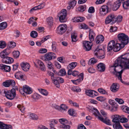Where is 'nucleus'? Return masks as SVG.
I'll return each mask as SVG.
<instances>
[{
    "instance_id": "8fccbe9b",
    "label": "nucleus",
    "mask_w": 129,
    "mask_h": 129,
    "mask_svg": "<svg viewBox=\"0 0 129 129\" xmlns=\"http://www.w3.org/2000/svg\"><path fill=\"white\" fill-rule=\"evenodd\" d=\"M4 52L6 53L7 55H9L11 51V48L9 47L7 48L6 49L3 51Z\"/></svg>"
},
{
    "instance_id": "58836bf2",
    "label": "nucleus",
    "mask_w": 129,
    "mask_h": 129,
    "mask_svg": "<svg viewBox=\"0 0 129 129\" xmlns=\"http://www.w3.org/2000/svg\"><path fill=\"white\" fill-rule=\"evenodd\" d=\"M40 92L42 94L47 96L48 95V93L47 91L44 89H39Z\"/></svg>"
},
{
    "instance_id": "69168bd1",
    "label": "nucleus",
    "mask_w": 129,
    "mask_h": 129,
    "mask_svg": "<svg viewBox=\"0 0 129 129\" xmlns=\"http://www.w3.org/2000/svg\"><path fill=\"white\" fill-rule=\"evenodd\" d=\"M61 108L62 109L66 110L68 109V107L64 104H62L60 106Z\"/></svg>"
},
{
    "instance_id": "49530a36",
    "label": "nucleus",
    "mask_w": 129,
    "mask_h": 129,
    "mask_svg": "<svg viewBox=\"0 0 129 129\" xmlns=\"http://www.w3.org/2000/svg\"><path fill=\"white\" fill-rule=\"evenodd\" d=\"M59 74H60L59 75L61 76H64L66 74V72L65 69H61L59 72Z\"/></svg>"
},
{
    "instance_id": "864d4df0",
    "label": "nucleus",
    "mask_w": 129,
    "mask_h": 129,
    "mask_svg": "<svg viewBox=\"0 0 129 129\" xmlns=\"http://www.w3.org/2000/svg\"><path fill=\"white\" fill-rule=\"evenodd\" d=\"M68 112L70 115L72 116L75 115V112L74 110L72 109H70L69 110Z\"/></svg>"
},
{
    "instance_id": "4c0bfd02",
    "label": "nucleus",
    "mask_w": 129,
    "mask_h": 129,
    "mask_svg": "<svg viewBox=\"0 0 129 129\" xmlns=\"http://www.w3.org/2000/svg\"><path fill=\"white\" fill-rule=\"evenodd\" d=\"M56 46V43L55 42H52V48L53 51L56 52L57 51Z\"/></svg>"
},
{
    "instance_id": "5701e85b",
    "label": "nucleus",
    "mask_w": 129,
    "mask_h": 129,
    "mask_svg": "<svg viewBox=\"0 0 129 129\" xmlns=\"http://www.w3.org/2000/svg\"><path fill=\"white\" fill-rule=\"evenodd\" d=\"M0 128L1 129H12V127L11 125H8L0 121Z\"/></svg>"
},
{
    "instance_id": "72a5a7b5",
    "label": "nucleus",
    "mask_w": 129,
    "mask_h": 129,
    "mask_svg": "<svg viewBox=\"0 0 129 129\" xmlns=\"http://www.w3.org/2000/svg\"><path fill=\"white\" fill-rule=\"evenodd\" d=\"M12 54L14 58H18L19 57L20 55V52L18 51H14L13 52Z\"/></svg>"
},
{
    "instance_id": "774afa93",
    "label": "nucleus",
    "mask_w": 129,
    "mask_h": 129,
    "mask_svg": "<svg viewBox=\"0 0 129 129\" xmlns=\"http://www.w3.org/2000/svg\"><path fill=\"white\" fill-rule=\"evenodd\" d=\"M95 11L94 8L93 7H90L88 10V11L89 13H92L94 12Z\"/></svg>"
},
{
    "instance_id": "4be33fe9",
    "label": "nucleus",
    "mask_w": 129,
    "mask_h": 129,
    "mask_svg": "<svg viewBox=\"0 0 129 129\" xmlns=\"http://www.w3.org/2000/svg\"><path fill=\"white\" fill-rule=\"evenodd\" d=\"M97 67L98 71L103 72L105 71V65L103 63H100L98 64Z\"/></svg>"
},
{
    "instance_id": "ddd939ff",
    "label": "nucleus",
    "mask_w": 129,
    "mask_h": 129,
    "mask_svg": "<svg viewBox=\"0 0 129 129\" xmlns=\"http://www.w3.org/2000/svg\"><path fill=\"white\" fill-rule=\"evenodd\" d=\"M3 85L5 87H9L10 85L14 86L15 84V81L13 80H6L3 83Z\"/></svg>"
},
{
    "instance_id": "c756f323",
    "label": "nucleus",
    "mask_w": 129,
    "mask_h": 129,
    "mask_svg": "<svg viewBox=\"0 0 129 129\" xmlns=\"http://www.w3.org/2000/svg\"><path fill=\"white\" fill-rule=\"evenodd\" d=\"M77 65V63L76 62H72L68 66V68L73 69L76 67Z\"/></svg>"
},
{
    "instance_id": "052dcab7",
    "label": "nucleus",
    "mask_w": 129,
    "mask_h": 129,
    "mask_svg": "<svg viewBox=\"0 0 129 129\" xmlns=\"http://www.w3.org/2000/svg\"><path fill=\"white\" fill-rule=\"evenodd\" d=\"M76 3L77 1H73L70 2L69 4V5L73 8V7L76 5Z\"/></svg>"
},
{
    "instance_id": "6ab92c4d",
    "label": "nucleus",
    "mask_w": 129,
    "mask_h": 129,
    "mask_svg": "<svg viewBox=\"0 0 129 129\" xmlns=\"http://www.w3.org/2000/svg\"><path fill=\"white\" fill-rule=\"evenodd\" d=\"M125 45H123L119 43H117L115 45L113 48V50L114 51L117 52L119 51L121 48H123L124 47Z\"/></svg>"
},
{
    "instance_id": "f257e3e1",
    "label": "nucleus",
    "mask_w": 129,
    "mask_h": 129,
    "mask_svg": "<svg viewBox=\"0 0 129 129\" xmlns=\"http://www.w3.org/2000/svg\"><path fill=\"white\" fill-rule=\"evenodd\" d=\"M129 59V53L121 55L117 59L114 64L110 66L109 69L110 72L115 75L122 83L121 75L124 69H122L119 72L118 68H119L120 69L123 68L127 69L128 66L127 64Z\"/></svg>"
},
{
    "instance_id": "393cba45",
    "label": "nucleus",
    "mask_w": 129,
    "mask_h": 129,
    "mask_svg": "<svg viewBox=\"0 0 129 129\" xmlns=\"http://www.w3.org/2000/svg\"><path fill=\"white\" fill-rule=\"evenodd\" d=\"M112 117L113 118L112 121L114 123H119L120 118V116L116 114L113 115L112 116Z\"/></svg>"
},
{
    "instance_id": "c85d7f7f",
    "label": "nucleus",
    "mask_w": 129,
    "mask_h": 129,
    "mask_svg": "<svg viewBox=\"0 0 129 129\" xmlns=\"http://www.w3.org/2000/svg\"><path fill=\"white\" fill-rule=\"evenodd\" d=\"M38 63L40 66L41 69L42 71L45 70V66L43 62L41 60H38Z\"/></svg>"
},
{
    "instance_id": "37998d69",
    "label": "nucleus",
    "mask_w": 129,
    "mask_h": 129,
    "mask_svg": "<svg viewBox=\"0 0 129 129\" xmlns=\"http://www.w3.org/2000/svg\"><path fill=\"white\" fill-rule=\"evenodd\" d=\"M78 10L81 12H83L86 9V6H80L78 8Z\"/></svg>"
},
{
    "instance_id": "2eb2a0df",
    "label": "nucleus",
    "mask_w": 129,
    "mask_h": 129,
    "mask_svg": "<svg viewBox=\"0 0 129 129\" xmlns=\"http://www.w3.org/2000/svg\"><path fill=\"white\" fill-rule=\"evenodd\" d=\"M16 78L21 81H24V74L20 71H19L16 73L15 75Z\"/></svg>"
},
{
    "instance_id": "9d476101",
    "label": "nucleus",
    "mask_w": 129,
    "mask_h": 129,
    "mask_svg": "<svg viewBox=\"0 0 129 129\" xmlns=\"http://www.w3.org/2000/svg\"><path fill=\"white\" fill-rule=\"evenodd\" d=\"M115 16L113 14H109L106 18L105 20V23L106 24L110 23L111 22L114 23Z\"/></svg>"
},
{
    "instance_id": "7ed1b4c3",
    "label": "nucleus",
    "mask_w": 129,
    "mask_h": 129,
    "mask_svg": "<svg viewBox=\"0 0 129 129\" xmlns=\"http://www.w3.org/2000/svg\"><path fill=\"white\" fill-rule=\"evenodd\" d=\"M6 97L10 100H13L16 95L15 90L12 89L11 90H6L4 91Z\"/></svg>"
},
{
    "instance_id": "4468645a",
    "label": "nucleus",
    "mask_w": 129,
    "mask_h": 129,
    "mask_svg": "<svg viewBox=\"0 0 129 129\" xmlns=\"http://www.w3.org/2000/svg\"><path fill=\"white\" fill-rule=\"evenodd\" d=\"M55 54L53 52H49L46 54L44 56L45 60L49 61L52 59L53 57L54 58Z\"/></svg>"
},
{
    "instance_id": "423d86ee",
    "label": "nucleus",
    "mask_w": 129,
    "mask_h": 129,
    "mask_svg": "<svg viewBox=\"0 0 129 129\" xmlns=\"http://www.w3.org/2000/svg\"><path fill=\"white\" fill-rule=\"evenodd\" d=\"M67 27V25L66 24L60 25L57 28L56 33L60 35L62 34L66 31Z\"/></svg>"
},
{
    "instance_id": "412c9836",
    "label": "nucleus",
    "mask_w": 129,
    "mask_h": 129,
    "mask_svg": "<svg viewBox=\"0 0 129 129\" xmlns=\"http://www.w3.org/2000/svg\"><path fill=\"white\" fill-rule=\"evenodd\" d=\"M0 68L6 72H9L11 70V68L10 66L3 64H0Z\"/></svg>"
},
{
    "instance_id": "b1692460",
    "label": "nucleus",
    "mask_w": 129,
    "mask_h": 129,
    "mask_svg": "<svg viewBox=\"0 0 129 129\" xmlns=\"http://www.w3.org/2000/svg\"><path fill=\"white\" fill-rule=\"evenodd\" d=\"M2 61L6 64H10L13 62L14 60L12 58L7 56L5 58L2 60Z\"/></svg>"
},
{
    "instance_id": "9b49d317",
    "label": "nucleus",
    "mask_w": 129,
    "mask_h": 129,
    "mask_svg": "<svg viewBox=\"0 0 129 129\" xmlns=\"http://www.w3.org/2000/svg\"><path fill=\"white\" fill-rule=\"evenodd\" d=\"M91 42L87 41H85L83 43V49L86 51H88L90 50L91 48L92 45Z\"/></svg>"
},
{
    "instance_id": "f03ea898",
    "label": "nucleus",
    "mask_w": 129,
    "mask_h": 129,
    "mask_svg": "<svg viewBox=\"0 0 129 129\" xmlns=\"http://www.w3.org/2000/svg\"><path fill=\"white\" fill-rule=\"evenodd\" d=\"M117 37L121 44L123 45H127L129 42V38L125 34L123 33H119Z\"/></svg>"
},
{
    "instance_id": "473e14b6",
    "label": "nucleus",
    "mask_w": 129,
    "mask_h": 129,
    "mask_svg": "<svg viewBox=\"0 0 129 129\" xmlns=\"http://www.w3.org/2000/svg\"><path fill=\"white\" fill-rule=\"evenodd\" d=\"M122 17L121 16H115V17L114 23L117 22V23L119 22H121L122 19Z\"/></svg>"
},
{
    "instance_id": "bf43d9fd",
    "label": "nucleus",
    "mask_w": 129,
    "mask_h": 129,
    "mask_svg": "<svg viewBox=\"0 0 129 129\" xmlns=\"http://www.w3.org/2000/svg\"><path fill=\"white\" fill-rule=\"evenodd\" d=\"M117 29V28L116 26H111L109 30L110 32H114L116 31Z\"/></svg>"
},
{
    "instance_id": "7c9ffc66",
    "label": "nucleus",
    "mask_w": 129,
    "mask_h": 129,
    "mask_svg": "<svg viewBox=\"0 0 129 129\" xmlns=\"http://www.w3.org/2000/svg\"><path fill=\"white\" fill-rule=\"evenodd\" d=\"M7 24L6 22H4L0 23V30H3L6 28Z\"/></svg>"
},
{
    "instance_id": "dca6fc26",
    "label": "nucleus",
    "mask_w": 129,
    "mask_h": 129,
    "mask_svg": "<svg viewBox=\"0 0 129 129\" xmlns=\"http://www.w3.org/2000/svg\"><path fill=\"white\" fill-rule=\"evenodd\" d=\"M21 67L23 70L25 71H27L30 68V65L27 63L22 62L20 63Z\"/></svg>"
},
{
    "instance_id": "3c124183",
    "label": "nucleus",
    "mask_w": 129,
    "mask_h": 129,
    "mask_svg": "<svg viewBox=\"0 0 129 129\" xmlns=\"http://www.w3.org/2000/svg\"><path fill=\"white\" fill-rule=\"evenodd\" d=\"M57 81L58 82V84L59 83H63L64 82V80L63 78L60 77H57Z\"/></svg>"
},
{
    "instance_id": "e433bc0d",
    "label": "nucleus",
    "mask_w": 129,
    "mask_h": 129,
    "mask_svg": "<svg viewBox=\"0 0 129 129\" xmlns=\"http://www.w3.org/2000/svg\"><path fill=\"white\" fill-rule=\"evenodd\" d=\"M30 36L32 38H36L38 36V33L36 31L33 30L30 33Z\"/></svg>"
},
{
    "instance_id": "f3484780",
    "label": "nucleus",
    "mask_w": 129,
    "mask_h": 129,
    "mask_svg": "<svg viewBox=\"0 0 129 129\" xmlns=\"http://www.w3.org/2000/svg\"><path fill=\"white\" fill-rule=\"evenodd\" d=\"M22 90V91L27 94H31L32 92L31 88L26 85H25L23 86Z\"/></svg>"
},
{
    "instance_id": "de8ad7c7",
    "label": "nucleus",
    "mask_w": 129,
    "mask_h": 129,
    "mask_svg": "<svg viewBox=\"0 0 129 129\" xmlns=\"http://www.w3.org/2000/svg\"><path fill=\"white\" fill-rule=\"evenodd\" d=\"M9 47H10L12 48H13L16 45V43L15 42H10L8 44Z\"/></svg>"
},
{
    "instance_id": "1a4fd4ad",
    "label": "nucleus",
    "mask_w": 129,
    "mask_h": 129,
    "mask_svg": "<svg viewBox=\"0 0 129 129\" xmlns=\"http://www.w3.org/2000/svg\"><path fill=\"white\" fill-rule=\"evenodd\" d=\"M59 122L61 124L60 125V127L63 129H69L70 126L69 125H66V124L68 123V121L66 119L61 118L59 119Z\"/></svg>"
},
{
    "instance_id": "0eeeda50",
    "label": "nucleus",
    "mask_w": 129,
    "mask_h": 129,
    "mask_svg": "<svg viewBox=\"0 0 129 129\" xmlns=\"http://www.w3.org/2000/svg\"><path fill=\"white\" fill-rule=\"evenodd\" d=\"M67 15V12L66 10L62 9L61 12L58 14L59 21L61 22H64L66 21V17Z\"/></svg>"
},
{
    "instance_id": "e2e57ef3",
    "label": "nucleus",
    "mask_w": 129,
    "mask_h": 129,
    "mask_svg": "<svg viewBox=\"0 0 129 129\" xmlns=\"http://www.w3.org/2000/svg\"><path fill=\"white\" fill-rule=\"evenodd\" d=\"M33 98L34 99L38 100L41 98L40 95L37 93H35L33 96Z\"/></svg>"
},
{
    "instance_id": "a211bd4d",
    "label": "nucleus",
    "mask_w": 129,
    "mask_h": 129,
    "mask_svg": "<svg viewBox=\"0 0 129 129\" xmlns=\"http://www.w3.org/2000/svg\"><path fill=\"white\" fill-rule=\"evenodd\" d=\"M119 86L118 84L116 83H114L111 86L110 90L113 92H116L118 90Z\"/></svg>"
},
{
    "instance_id": "f704fd0d",
    "label": "nucleus",
    "mask_w": 129,
    "mask_h": 129,
    "mask_svg": "<svg viewBox=\"0 0 129 129\" xmlns=\"http://www.w3.org/2000/svg\"><path fill=\"white\" fill-rule=\"evenodd\" d=\"M121 109L125 113L129 114V108L125 106H123L121 107Z\"/></svg>"
},
{
    "instance_id": "2f4dec72",
    "label": "nucleus",
    "mask_w": 129,
    "mask_h": 129,
    "mask_svg": "<svg viewBox=\"0 0 129 129\" xmlns=\"http://www.w3.org/2000/svg\"><path fill=\"white\" fill-rule=\"evenodd\" d=\"M80 76H79V78L75 80L76 81L77 83H78V84L79 83L82 81L83 79V73H82L81 74H80Z\"/></svg>"
},
{
    "instance_id": "6e6552de",
    "label": "nucleus",
    "mask_w": 129,
    "mask_h": 129,
    "mask_svg": "<svg viewBox=\"0 0 129 129\" xmlns=\"http://www.w3.org/2000/svg\"><path fill=\"white\" fill-rule=\"evenodd\" d=\"M48 74L51 77V79L53 83L56 85L57 88H59L60 85L58 84V82L57 81V77H55L54 74L50 71H48L47 72Z\"/></svg>"
},
{
    "instance_id": "338daca9",
    "label": "nucleus",
    "mask_w": 129,
    "mask_h": 129,
    "mask_svg": "<svg viewBox=\"0 0 129 129\" xmlns=\"http://www.w3.org/2000/svg\"><path fill=\"white\" fill-rule=\"evenodd\" d=\"M93 114L96 116L99 115H100V113L98 111V110L96 109H94Z\"/></svg>"
},
{
    "instance_id": "bb28decb",
    "label": "nucleus",
    "mask_w": 129,
    "mask_h": 129,
    "mask_svg": "<svg viewBox=\"0 0 129 129\" xmlns=\"http://www.w3.org/2000/svg\"><path fill=\"white\" fill-rule=\"evenodd\" d=\"M77 33L75 31L72 32L71 33V38L72 41V42H76L77 41Z\"/></svg>"
},
{
    "instance_id": "aec40b11",
    "label": "nucleus",
    "mask_w": 129,
    "mask_h": 129,
    "mask_svg": "<svg viewBox=\"0 0 129 129\" xmlns=\"http://www.w3.org/2000/svg\"><path fill=\"white\" fill-rule=\"evenodd\" d=\"M104 40V37L102 35H99L96 37L95 41L97 44H100L102 43Z\"/></svg>"
},
{
    "instance_id": "f8f14e48",
    "label": "nucleus",
    "mask_w": 129,
    "mask_h": 129,
    "mask_svg": "<svg viewBox=\"0 0 129 129\" xmlns=\"http://www.w3.org/2000/svg\"><path fill=\"white\" fill-rule=\"evenodd\" d=\"M86 95L91 97H93L98 95V93L95 91L91 90H87L85 91Z\"/></svg>"
},
{
    "instance_id": "6e6d98bb",
    "label": "nucleus",
    "mask_w": 129,
    "mask_h": 129,
    "mask_svg": "<svg viewBox=\"0 0 129 129\" xmlns=\"http://www.w3.org/2000/svg\"><path fill=\"white\" fill-rule=\"evenodd\" d=\"M103 107L106 109L110 110V106L108 104L106 103H104Z\"/></svg>"
},
{
    "instance_id": "680f3d73",
    "label": "nucleus",
    "mask_w": 129,
    "mask_h": 129,
    "mask_svg": "<svg viewBox=\"0 0 129 129\" xmlns=\"http://www.w3.org/2000/svg\"><path fill=\"white\" fill-rule=\"evenodd\" d=\"M17 107L22 112H24L25 108L24 106L21 105H19L17 106Z\"/></svg>"
},
{
    "instance_id": "ea45409f",
    "label": "nucleus",
    "mask_w": 129,
    "mask_h": 129,
    "mask_svg": "<svg viewBox=\"0 0 129 129\" xmlns=\"http://www.w3.org/2000/svg\"><path fill=\"white\" fill-rule=\"evenodd\" d=\"M118 108V106L116 104H114L113 105L110 111L112 112L116 111L117 110Z\"/></svg>"
},
{
    "instance_id": "0e129e2a",
    "label": "nucleus",
    "mask_w": 129,
    "mask_h": 129,
    "mask_svg": "<svg viewBox=\"0 0 129 129\" xmlns=\"http://www.w3.org/2000/svg\"><path fill=\"white\" fill-rule=\"evenodd\" d=\"M96 99L98 100L101 102L104 101L106 100L105 98L102 96L98 97L96 98Z\"/></svg>"
},
{
    "instance_id": "39448f33",
    "label": "nucleus",
    "mask_w": 129,
    "mask_h": 129,
    "mask_svg": "<svg viewBox=\"0 0 129 129\" xmlns=\"http://www.w3.org/2000/svg\"><path fill=\"white\" fill-rule=\"evenodd\" d=\"M107 5H103L101 6L100 9V14L102 16H104L107 14L109 12V6L111 5L110 3H108Z\"/></svg>"
},
{
    "instance_id": "603ef678",
    "label": "nucleus",
    "mask_w": 129,
    "mask_h": 129,
    "mask_svg": "<svg viewBox=\"0 0 129 129\" xmlns=\"http://www.w3.org/2000/svg\"><path fill=\"white\" fill-rule=\"evenodd\" d=\"M103 122L108 125H111V122L110 120L106 117H105L104 119Z\"/></svg>"
},
{
    "instance_id": "5fc2aeb1",
    "label": "nucleus",
    "mask_w": 129,
    "mask_h": 129,
    "mask_svg": "<svg viewBox=\"0 0 129 129\" xmlns=\"http://www.w3.org/2000/svg\"><path fill=\"white\" fill-rule=\"evenodd\" d=\"M80 28L81 29H86L88 28V26L85 24L82 23L80 24Z\"/></svg>"
},
{
    "instance_id": "cd10ccee",
    "label": "nucleus",
    "mask_w": 129,
    "mask_h": 129,
    "mask_svg": "<svg viewBox=\"0 0 129 129\" xmlns=\"http://www.w3.org/2000/svg\"><path fill=\"white\" fill-rule=\"evenodd\" d=\"M120 6V4L118 3V2L116 1L112 5V9L113 11H116L118 9Z\"/></svg>"
},
{
    "instance_id": "79ce46f5",
    "label": "nucleus",
    "mask_w": 129,
    "mask_h": 129,
    "mask_svg": "<svg viewBox=\"0 0 129 129\" xmlns=\"http://www.w3.org/2000/svg\"><path fill=\"white\" fill-rule=\"evenodd\" d=\"M30 119L34 120H37L38 119V116L32 113L30 115Z\"/></svg>"
},
{
    "instance_id": "c9c22d12",
    "label": "nucleus",
    "mask_w": 129,
    "mask_h": 129,
    "mask_svg": "<svg viewBox=\"0 0 129 129\" xmlns=\"http://www.w3.org/2000/svg\"><path fill=\"white\" fill-rule=\"evenodd\" d=\"M53 19L51 17H48L47 19V22L48 24L50 25H51L53 23Z\"/></svg>"
},
{
    "instance_id": "a18cd8bd",
    "label": "nucleus",
    "mask_w": 129,
    "mask_h": 129,
    "mask_svg": "<svg viewBox=\"0 0 129 129\" xmlns=\"http://www.w3.org/2000/svg\"><path fill=\"white\" fill-rule=\"evenodd\" d=\"M6 42L4 41H0V48H4L6 47Z\"/></svg>"
},
{
    "instance_id": "13d9d810",
    "label": "nucleus",
    "mask_w": 129,
    "mask_h": 129,
    "mask_svg": "<svg viewBox=\"0 0 129 129\" xmlns=\"http://www.w3.org/2000/svg\"><path fill=\"white\" fill-rule=\"evenodd\" d=\"M128 121V119L127 118L125 117H121L120 116L119 122H120L122 123H124L127 122Z\"/></svg>"
},
{
    "instance_id": "a19ab883",
    "label": "nucleus",
    "mask_w": 129,
    "mask_h": 129,
    "mask_svg": "<svg viewBox=\"0 0 129 129\" xmlns=\"http://www.w3.org/2000/svg\"><path fill=\"white\" fill-rule=\"evenodd\" d=\"M97 61V60L95 59L94 58H93L90 59L88 61V64L89 65H91L92 64H94Z\"/></svg>"
},
{
    "instance_id": "a878e982",
    "label": "nucleus",
    "mask_w": 129,
    "mask_h": 129,
    "mask_svg": "<svg viewBox=\"0 0 129 129\" xmlns=\"http://www.w3.org/2000/svg\"><path fill=\"white\" fill-rule=\"evenodd\" d=\"M95 36L94 32L91 29L89 30V38L90 42L93 41L94 40V37Z\"/></svg>"
},
{
    "instance_id": "c03bdc74",
    "label": "nucleus",
    "mask_w": 129,
    "mask_h": 129,
    "mask_svg": "<svg viewBox=\"0 0 129 129\" xmlns=\"http://www.w3.org/2000/svg\"><path fill=\"white\" fill-rule=\"evenodd\" d=\"M7 55H8L6 54V53L3 51H2L0 53V57L2 58V60L5 58L7 56Z\"/></svg>"
},
{
    "instance_id": "20e7f679",
    "label": "nucleus",
    "mask_w": 129,
    "mask_h": 129,
    "mask_svg": "<svg viewBox=\"0 0 129 129\" xmlns=\"http://www.w3.org/2000/svg\"><path fill=\"white\" fill-rule=\"evenodd\" d=\"M94 53L95 56L99 59H102L105 57L104 51L99 47L95 50Z\"/></svg>"
},
{
    "instance_id": "4d7b16f0",
    "label": "nucleus",
    "mask_w": 129,
    "mask_h": 129,
    "mask_svg": "<svg viewBox=\"0 0 129 129\" xmlns=\"http://www.w3.org/2000/svg\"><path fill=\"white\" fill-rule=\"evenodd\" d=\"M98 91L100 93L104 94H107V92L105 90L102 88H99Z\"/></svg>"
},
{
    "instance_id": "09e8293b",
    "label": "nucleus",
    "mask_w": 129,
    "mask_h": 129,
    "mask_svg": "<svg viewBox=\"0 0 129 129\" xmlns=\"http://www.w3.org/2000/svg\"><path fill=\"white\" fill-rule=\"evenodd\" d=\"M46 63L47 65V66L48 68L50 69H51L52 68L53 65L51 62L49 61H46Z\"/></svg>"
}]
</instances>
